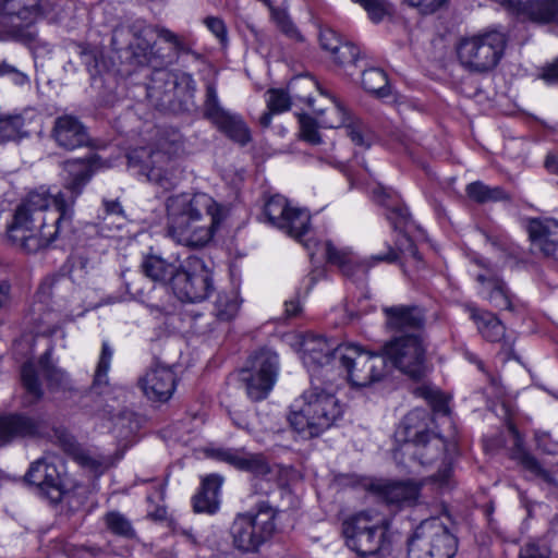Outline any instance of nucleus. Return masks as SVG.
<instances>
[{
  "mask_svg": "<svg viewBox=\"0 0 558 558\" xmlns=\"http://www.w3.org/2000/svg\"><path fill=\"white\" fill-rule=\"evenodd\" d=\"M476 280L482 284V293L493 306L500 310L512 311L510 291L505 281L495 274H480Z\"/></svg>",
  "mask_w": 558,
  "mask_h": 558,
  "instance_id": "nucleus-33",
  "label": "nucleus"
},
{
  "mask_svg": "<svg viewBox=\"0 0 558 558\" xmlns=\"http://www.w3.org/2000/svg\"><path fill=\"white\" fill-rule=\"evenodd\" d=\"M138 386L149 400L165 402L174 391L175 376L168 366L155 364L138 378Z\"/></svg>",
  "mask_w": 558,
  "mask_h": 558,
  "instance_id": "nucleus-22",
  "label": "nucleus"
},
{
  "mask_svg": "<svg viewBox=\"0 0 558 558\" xmlns=\"http://www.w3.org/2000/svg\"><path fill=\"white\" fill-rule=\"evenodd\" d=\"M106 527L114 535L123 538H135L136 532L131 521L119 511H110L104 517Z\"/></svg>",
  "mask_w": 558,
  "mask_h": 558,
  "instance_id": "nucleus-40",
  "label": "nucleus"
},
{
  "mask_svg": "<svg viewBox=\"0 0 558 558\" xmlns=\"http://www.w3.org/2000/svg\"><path fill=\"white\" fill-rule=\"evenodd\" d=\"M142 271L153 281L170 282L173 287V277L179 271V266L168 263L158 255H148L144 257L141 264Z\"/></svg>",
  "mask_w": 558,
  "mask_h": 558,
  "instance_id": "nucleus-35",
  "label": "nucleus"
},
{
  "mask_svg": "<svg viewBox=\"0 0 558 558\" xmlns=\"http://www.w3.org/2000/svg\"><path fill=\"white\" fill-rule=\"evenodd\" d=\"M203 116L233 142L245 145L251 141L250 131L244 121L240 116L229 112L220 105L216 85L210 82L206 85Z\"/></svg>",
  "mask_w": 558,
  "mask_h": 558,
  "instance_id": "nucleus-15",
  "label": "nucleus"
},
{
  "mask_svg": "<svg viewBox=\"0 0 558 558\" xmlns=\"http://www.w3.org/2000/svg\"><path fill=\"white\" fill-rule=\"evenodd\" d=\"M388 526L369 512H360L343 524L347 546L361 557H376L389 551Z\"/></svg>",
  "mask_w": 558,
  "mask_h": 558,
  "instance_id": "nucleus-6",
  "label": "nucleus"
},
{
  "mask_svg": "<svg viewBox=\"0 0 558 558\" xmlns=\"http://www.w3.org/2000/svg\"><path fill=\"white\" fill-rule=\"evenodd\" d=\"M532 250L547 257L556 255L558 250V221L554 219H533L529 223Z\"/></svg>",
  "mask_w": 558,
  "mask_h": 558,
  "instance_id": "nucleus-24",
  "label": "nucleus"
},
{
  "mask_svg": "<svg viewBox=\"0 0 558 558\" xmlns=\"http://www.w3.org/2000/svg\"><path fill=\"white\" fill-rule=\"evenodd\" d=\"M277 23L280 27V29L287 34L291 38H295L301 40L302 36L298 32L294 24L284 15V14H278L277 16Z\"/></svg>",
  "mask_w": 558,
  "mask_h": 558,
  "instance_id": "nucleus-61",
  "label": "nucleus"
},
{
  "mask_svg": "<svg viewBox=\"0 0 558 558\" xmlns=\"http://www.w3.org/2000/svg\"><path fill=\"white\" fill-rule=\"evenodd\" d=\"M64 191L56 195L31 192L16 207L8 238L22 251L34 254L49 248L72 227L73 206L93 177L92 165L82 159L66 161Z\"/></svg>",
  "mask_w": 558,
  "mask_h": 558,
  "instance_id": "nucleus-1",
  "label": "nucleus"
},
{
  "mask_svg": "<svg viewBox=\"0 0 558 558\" xmlns=\"http://www.w3.org/2000/svg\"><path fill=\"white\" fill-rule=\"evenodd\" d=\"M102 205V228H122V226L125 223L126 218L121 204L118 201L104 199Z\"/></svg>",
  "mask_w": 558,
  "mask_h": 558,
  "instance_id": "nucleus-43",
  "label": "nucleus"
},
{
  "mask_svg": "<svg viewBox=\"0 0 558 558\" xmlns=\"http://www.w3.org/2000/svg\"><path fill=\"white\" fill-rule=\"evenodd\" d=\"M223 478L217 474H210L203 478L198 494L193 498L195 512L214 514L219 509V493Z\"/></svg>",
  "mask_w": 558,
  "mask_h": 558,
  "instance_id": "nucleus-32",
  "label": "nucleus"
},
{
  "mask_svg": "<svg viewBox=\"0 0 558 558\" xmlns=\"http://www.w3.org/2000/svg\"><path fill=\"white\" fill-rule=\"evenodd\" d=\"M277 515L278 510L266 500L236 513L229 527L232 547L243 555L258 554L276 534Z\"/></svg>",
  "mask_w": 558,
  "mask_h": 558,
  "instance_id": "nucleus-4",
  "label": "nucleus"
},
{
  "mask_svg": "<svg viewBox=\"0 0 558 558\" xmlns=\"http://www.w3.org/2000/svg\"><path fill=\"white\" fill-rule=\"evenodd\" d=\"M457 538L437 518L423 521L408 544V558H453Z\"/></svg>",
  "mask_w": 558,
  "mask_h": 558,
  "instance_id": "nucleus-8",
  "label": "nucleus"
},
{
  "mask_svg": "<svg viewBox=\"0 0 558 558\" xmlns=\"http://www.w3.org/2000/svg\"><path fill=\"white\" fill-rule=\"evenodd\" d=\"M11 302V283L8 280H0V310L5 308Z\"/></svg>",
  "mask_w": 558,
  "mask_h": 558,
  "instance_id": "nucleus-63",
  "label": "nucleus"
},
{
  "mask_svg": "<svg viewBox=\"0 0 558 558\" xmlns=\"http://www.w3.org/2000/svg\"><path fill=\"white\" fill-rule=\"evenodd\" d=\"M410 7L417 8L425 14H430L437 11L448 0H403Z\"/></svg>",
  "mask_w": 558,
  "mask_h": 558,
  "instance_id": "nucleus-58",
  "label": "nucleus"
},
{
  "mask_svg": "<svg viewBox=\"0 0 558 558\" xmlns=\"http://www.w3.org/2000/svg\"><path fill=\"white\" fill-rule=\"evenodd\" d=\"M314 245L319 246V253H322L330 264L337 265L341 269L342 274L347 277H353L359 271L365 274L372 266L376 265L377 263L383 262L392 264L396 263L399 258L398 252L391 246H388L386 254L373 255L369 257V259L356 262L354 260L353 256L344 251L337 250L329 241L324 243L314 241Z\"/></svg>",
  "mask_w": 558,
  "mask_h": 558,
  "instance_id": "nucleus-19",
  "label": "nucleus"
},
{
  "mask_svg": "<svg viewBox=\"0 0 558 558\" xmlns=\"http://www.w3.org/2000/svg\"><path fill=\"white\" fill-rule=\"evenodd\" d=\"M288 90L295 100L306 104L311 109H314L313 94L315 92L319 93L322 97L327 95V92L323 90L319 83L312 76L293 78L288 85Z\"/></svg>",
  "mask_w": 558,
  "mask_h": 558,
  "instance_id": "nucleus-36",
  "label": "nucleus"
},
{
  "mask_svg": "<svg viewBox=\"0 0 558 558\" xmlns=\"http://www.w3.org/2000/svg\"><path fill=\"white\" fill-rule=\"evenodd\" d=\"M157 36L173 46L178 53H192V49L187 43L183 40L179 35L166 27H156Z\"/></svg>",
  "mask_w": 558,
  "mask_h": 558,
  "instance_id": "nucleus-51",
  "label": "nucleus"
},
{
  "mask_svg": "<svg viewBox=\"0 0 558 558\" xmlns=\"http://www.w3.org/2000/svg\"><path fill=\"white\" fill-rule=\"evenodd\" d=\"M310 220L311 217L306 210L292 207L284 219V226H280L279 229L302 242L308 251L311 259H313L319 253L320 247L314 245L315 239H303L310 230Z\"/></svg>",
  "mask_w": 558,
  "mask_h": 558,
  "instance_id": "nucleus-28",
  "label": "nucleus"
},
{
  "mask_svg": "<svg viewBox=\"0 0 558 558\" xmlns=\"http://www.w3.org/2000/svg\"><path fill=\"white\" fill-rule=\"evenodd\" d=\"M320 47L332 54L337 48L343 43L333 29L326 28L319 33Z\"/></svg>",
  "mask_w": 558,
  "mask_h": 558,
  "instance_id": "nucleus-56",
  "label": "nucleus"
},
{
  "mask_svg": "<svg viewBox=\"0 0 558 558\" xmlns=\"http://www.w3.org/2000/svg\"><path fill=\"white\" fill-rule=\"evenodd\" d=\"M542 78L548 84L558 85V58L543 69Z\"/></svg>",
  "mask_w": 558,
  "mask_h": 558,
  "instance_id": "nucleus-62",
  "label": "nucleus"
},
{
  "mask_svg": "<svg viewBox=\"0 0 558 558\" xmlns=\"http://www.w3.org/2000/svg\"><path fill=\"white\" fill-rule=\"evenodd\" d=\"M50 352H45L39 359V365L51 386H65L69 381L68 374L50 363Z\"/></svg>",
  "mask_w": 558,
  "mask_h": 558,
  "instance_id": "nucleus-44",
  "label": "nucleus"
},
{
  "mask_svg": "<svg viewBox=\"0 0 558 558\" xmlns=\"http://www.w3.org/2000/svg\"><path fill=\"white\" fill-rule=\"evenodd\" d=\"M335 391L332 380H312L311 387L295 401L289 422L302 438L318 437L341 418L343 405Z\"/></svg>",
  "mask_w": 558,
  "mask_h": 558,
  "instance_id": "nucleus-3",
  "label": "nucleus"
},
{
  "mask_svg": "<svg viewBox=\"0 0 558 558\" xmlns=\"http://www.w3.org/2000/svg\"><path fill=\"white\" fill-rule=\"evenodd\" d=\"M371 489L386 502L393 505H413L420 493V486L413 482H376Z\"/></svg>",
  "mask_w": 558,
  "mask_h": 558,
  "instance_id": "nucleus-27",
  "label": "nucleus"
},
{
  "mask_svg": "<svg viewBox=\"0 0 558 558\" xmlns=\"http://www.w3.org/2000/svg\"><path fill=\"white\" fill-rule=\"evenodd\" d=\"M138 421L133 413H122L116 420L113 432L121 439H129L138 430Z\"/></svg>",
  "mask_w": 558,
  "mask_h": 558,
  "instance_id": "nucleus-47",
  "label": "nucleus"
},
{
  "mask_svg": "<svg viewBox=\"0 0 558 558\" xmlns=\"http://www.w3.org/2000/svg\"><path fill=\"white\" fill-rule=\"evenodd\" d=\"M430 416L424 409H414L410 411L400 423L396 437L403 445L415 441L417 438H423L430 433L428 432V424Z\"/></svg>",
  "mask_w": 558,
  "mask_h": 558,
  "instance_id": "nucleus-31",
  "label": "nucleus"
},
{
  "mask_svg": "<svg viewBox=\"0 0 558 558\" xmlns=\"http://www.w3.org/2000/svg\"><path fill=\"white\" fill-rule=\"evenodd\" d=\"M470 316L476 324L478 332L489 342H498L504 339L506 327L501 320L493 313L478 311L470 307Z\"/></svg>",
  "mask_w": 558,
  "mask_h": 558,
  "instance_id": "nucleus-34",
  "label": "nucleus"
},
{
  "mask_svg": "<svg viewBox=\"0 0 558 558\" xmlns=\"http://www.w3.org/2000/svg\"><path fill=\"white\" fill-rule=\"evenodd\" d=\"M51 137L59 147L66 150L87 146L89 143L86 126L71 114H63L54 120Z\"/></svg>",
  "mask_w": 558,
  "mask_h": 558,
  "instance_id": "nucleus-23",
  "label": "nucleus"
},
{
  "mask_svg": "<svg viewBox=\"0 0 558 558\" xmlns=\"http://www.w3.org/2000/svg\"><path fill=\"white\" fill-rule=\"evenodd\" d=\"M21 381L32 401L41 399L44 391L33 362L28 361L22 365Z\"/></svg>",
  "mask_w": 558,
  "mask_h": 558,
  "instance_id": "nucleus-41",
  "label": "nucleus"
},
{
  "mask_svg": "<svg viewBox=\"0 0 558 558\" xmlns=\"http://www.w3.org/2000/svg\"><path fill=\"white\" fill-rule=\"evenodd\" d=\"M383 353L391 363L412 378H421L425 373V348L416 333L396 337L383 348Z\"/></svg>",
  "mask_w": 558,
  "mask_h": 558,
  "instance_id": "nucleus-14",
  "label": "nucleus"
},
{
  "mask_svg": "<svg viewBox=\"0 0 558 558\" xmlns=\"http://www.w3.org/2000/svg\"><path fill=\"white\" fill-rule=\"evenodd\" d=\"M278 375V355L263 349L248 360V366L241 369L239 379L252 401L264 400L271 391Z\"/></svg>",
  "mask_w": 558,
  "mask_h": 558,
  "instance_id": "nucleus-12",
  "label": "nucleus"
},
{
  "mask_svg": "<svg viewBox=\"0 0 558 558\" xmlns=\"http://www.w3.org/2000/svg\"><path fill=\"white\" fill-rule=\"evenodd\" d=\"M400 450L420 464L428 465L445 454L447 444L442 437L430 433L408 445H402Z\"/></svg>",
  "mask_w": 558,
  "mask_h": 558,
  "instance_id": "nucleus-25",
  "label": "nucleus"
},
{
  "mask_svg": "<svg viewBox=\"0 0 558 558\" xmlns=\"http://www.w3.org/2000/svg\"><path fill=\"white\" fill-rule=\"evenodd\" d=\"M387 328L393 331L416 330L422 327L424 317L416 306L396 305L383 308Z\"/></svg>",
  "mask_w": 558,
  "mask_h": 558,
  "instance_id": "nucleus-29",
  "label": "nucleus"
},
{
  "mask_svg": "<svg viewBox=\"0 0 558 558\" xmlns=\"http://www.w3.org/2000/svg\"><path fill=\"white\" fill-rule=\"evenodd\" d=\"M58 441L65 452L78 456L83 464L94 466L95 460L84 453H80L78 444L73 436L62 433L58 436Z\"/></svg>",
  "mask_w": 558,
  "mask_h": 558,
  "instance_id": "nucleus-52",
  "label": "nucleus"
},
{
  "mask_svg": "<svg viewBox=\"0 0 558 558\" xmlns=\"http://www.w3.org/2000/svg\"><path fill=\"white\" fill-rule=\"evenodd\" d=\"M35 116L31 111L0 116V145L20 142L31 135L29 126Z\"/></svg>",
  "mask_w": 558,
  "mask_h": 558,
  "instance_id": "nucleus-30",
  "label": "nucleus"
},
{
  "mask_svg": "<svg viewBox=\"0 0 558 558\" xmlns=\"http://www.w3.org/2000/svg\"><path fill=\"white\" fill-rule=\"evenodd\" d=\"M168 234L180 245L206 246L227 217V208L207 193H181L166 201Z\"/></svg>",
  "mask_w": 558,
  "mask_h": 558,
  "instance_id": "nucleus-2",
  "label": "nucleus"
},
{
  "mask_svg": "<svg viewBox=\"0 0 558 558\" xmlns=\"http://www.w3.org/2000/svg\"><path fill=\"white\" fill-rule=\"evenodd\" d=\"M25 478L29 484L36 485L50 500L61 499L64 489L62 476L56 464L48 458H41L32 463Z\"/></svg>",
  "mask_w": 558,
  "mask_h": 558,
  "instance_id": "nucleus-21",
  "label": "nucleus"
},
{
  "mask_svg": "<svg viewBox=\"0 0 558 558\" xmlns=\"http://www.w3.org/2000/svg\"><path fill=\"white\" fill-rule=\"evenodd\" d=\"M519 461L525 470L543 478L545 482L551 483L553 477L550 472L545 470L534 456L522 452L519 457Z\"/></svg>",
  "mask_w": 558,
  "mask_h": 558,
  "instance_id": "nucleus-50",
  "label": "nucleus"
},
{
  "mask_svg": "<svg viewBox=\"0 0 558 558\" xmlns=\"http://www.w3.org/2000/svg\"><path fill=\"white\" fill-rule=\"evenodd\" d=\"M52 10L51 4L43 0H0V29L32 43L36 34L31 27Z\"/></svg>",
  "mask_w": 558,
  "mask_h": 558,
  "instance_id": "nucleus-9",
  "label": "nucleus"
},
{
  "mask_svg": "<svg viewBox=\"0 0 558 558\" xmlns=\"http://www.w3.org/2000/svg\"><path fill=\"white\" fill-rule=\"evenodd\" d=\"M267 94V108L271 112L281 113L290 109L292 96L289 90L270 89Z\"/></svg>",
  "mask_w": 558,
  "mask_h": 558,
  "instance_id": "nucleus-48",
  "label": "nucleus"
},
{
  "mask_svg": "<svg viewBox=\"0 0 558 558\" xmlns=\"http://www.w3.org/2000/svg\"><path fill=\"white\" fill-rule=\"evenodd\" d=\"M339 366L342 367L353 386L367 387L380 381L388 374V363L384 353L364 350L348 343L338 349Z\"/></svg>",
  "mask_w": 558,
  "mask_h": 558,
  "instance_id": "nucleus-7",
  "label": "nucleus"
},
{
  "mask_svg": "<svg viewBox=\"0 0 558 558\" xmlns=\"http://www.w3.org/2000/svg\"><path fill=\"white\" fill-rule=\"evenodd\" d=\"M291 208L283 196L274 195L265 203L264 215L271 226L279 229L280 226H284V219Z\"/></svg>",
  "mask_w": 558,
  "mask_h": 558,
  "instance_id": "nucleus-38",
  "label": "nucleus"
},
{
  "mask_svg": "<svg viewBox=\"0 0 558 558\" xmlns=\"http://www.w3.org/2000/svg\"><path fill=\"white\" fill-rule=\"evenodd\" d=\"M373 195L375 201L387 207V219L390 221L393 229L401 233L400 238L396 241L397 251L401 254H409L418 260L420 256L417 248L412 239L404 232L411 223V216L408 208L404 205L395 203L392 199L387 202L386 198H389V196L381 186L374 189Z\"/></svg>",
  "mask_w": 558,
  "mask_h": 558,
  "instance_id": "nucleus-20",
  "label": "nucleus"
},
{
  "mask_svg": "<svg viewBox=\"0 0 558 558\" xmlns=\"http://www.w3.org/2000/svg\"><path fill=\"white\" fill-rule=\"evenodd\" d=\"M210 456L219 461L226 462L233 468L248 472L254 476L255 494H268L272 488L271 483L267 480L266 488H258L259 478H266L272 473V469L267 459L260 453H248L239 449H213Z\"/></svg>",
  "mask_w": 558,
  "mask_h": 558,
  "instance_id": "nucleus-18",
  "label": "nucleus"
},
{
  "mask_svg": "<svg viewBox=\"0 0 558 558\" xmlns=\"http://www.w3.org/2000/svg\"><path fill=\"white\" fill-rule=\"evenodd\" d=\"M172 290L183 302L204 301L214 290L210 269L197 256H189L179 265Z\"/></svg>",
  "mask_w": 558,
  "mask_h": 558,
  "instance_id": "nucleus-13",
  "label": "nucleus"
},
{
  "mask_svg": "<svg viewBox=\"0 0 558 558\" xmlns=\"http://www.w3.org/2000/svg\"><path fill=\"white\" fill-rule=\"evenodd\" d=\"M324 98L328 100L329 106L320 109L315 108L318 114V123L322 128L338 129L343 128L350 140L359 146L369 147L371 136L366 126L357 119L350 116L344 106L333 96L326 95Z\"/></svg>",
  "mask_w": 558,
  "mask_h": 558,
  "instance_id": "nucleus-17",
  "label": "nucleus"
},
{
  "mask_svg": "<svg viewBox=\"0 0 558 558\" xmlns=\"http://www.w3.org/2000/svg\"><path fill=\"white\" fill-rule=\"evenodd\" d=\"M359 48L351 43H342L337 50L330 54L332 61L340 65L347 66L352 65L359 58Z\"/></svg>",
  "mask_w": 558,
  "mask_h": 558,
  "instance_id": "nucleus-49",
  "label": "nucleus"
},
{
  "mask_svg": "<svg viewBox=\"0 0 558 558\" xmlns=\"http://www.w3.org/2000/svg\"><path fill=\"white\" fill-rule=\"evenodd\" d=\"M319 123L315 121L312 117L301 116L300 117V128H301V136L308 143L318 144L320 142V136L318 133Z\"/></svg>",
  "mask_w": 558,
  "mask_h": 558,
  "instance_id": "nucleus-53",
  "label": "nucleus"
},
{
  "mask_svg": "<svg viewBox=\"0 0 558 558\" xmlns=\"http://www.w3.org/2000/svg\"><path fill=\"white\" fill-rule=\"evenodd\" d=\"M204 24L220 41H225L227 39V27L221 19L207 16L204 20Z\"/></svg>",
  "mask_w": 558,
  "mask_h": 558,
  "instance_id": "nucleus-59",
  "label": "nucleus"
},
{
  "mask_svg": "<svg viewBox=\"0 0 558 558\" xmlns=\"http://www.w3.org/2000/svg\"><path fill=\"white\" fill-rule=\"evenodd\" d=\"M415 393L428 400L435 412L444 414L449 413V409L445 399L441 398L437 391H434L427 387H418L415 390Z\"/></svg>",
  "mask_w": 558,
  "mask_h": 558,
  "instance_id": "nucleus-54",
  "label": "nucleus"
},
{
  "mask_svg": "<svg viewBox=\"0 0 558 558\" xmlns=\"http://www.w3.org/2000/svg\"><path fill=\"white\" fill-rule=\"evenodd\" d=\"M240 308V301L235 293H219L215 302V315L220 320H230L235 317Z\"/></svg>",
  "mask_w": 558,
  "mask_h": 558,
  "instance_id": "nucleus-42",
  "label": "nucleus"
},
{
  "mask_svg": "<svg viewBox=\"0 0 558 558\" xmlns=\"http://www.w3.org/2000/svg\"><path fill=\"white\" fill-rule=\"evenodd\" d=\"M113 351L107 341L102 342L101 353L95 371L94 386H104L108 384V372L112 360Z\"/></svg>",
  "mask_w": 558,
  "mask_h": 558,
  "instance_id": "nucleus-45",
  "label": "nucleus"
},
{
  "mask_svg": "<svg viewBox=\"0 0 558 558\" xmlns=\"http://www.w3.org/2000/svg\"><path fill=\"white\" fill-rule=\"evenodd\" d=\"M549 550L546 546H539L534 542H529L521 547L519 558H548Z\"/></svg>",
  "mask_w": 558,
  "mask_h": 558,
  "instance_id": "nucleus-57",
  "label": "nucleus"
},
{
  "mask_svg": "<svg viewBox=\"0 0 558 558\" xmlns=\"http://www.w3.org/2000/svg\"><path fill=\"white\" fill-rule=\"evenodd\" d=\"M39 433V422L22 413L0 415V445L16 438L34 437Z\"/></svg>",
  "mask_w": 558,
  "mask_h": 558,
  "instance_id": "nucleus-26",
  "label": "nucleus"
},
{
  "mask_svg": "<svg viewBox=\"0 0 558 558\" xmlns=\"http://www.w3.org/2000/svg\"><path fill=\"white\" fill-rule=\"evenodd\" d=\"M338 345L336 342L330 343L323 336H307L302 342V361L312 376V380L330 381L329 373L333 366L339 364V355L337 354Z\"/></svg>",
  "mask_w": 558,
  "mask_h": 558,
  "instance_id": "nucleus-16",
  "label": "nucleus"
},
{
  "mask_svg": "<svg viewBox=\"0 0 558 558\" xmlns=\"http://www.w3.org/2000/svg\"><path fill=\"white\" fill-rule=\"evenodd\" d=\"M359 3L367 12L368 17L374 22L378 23L383 19L390 14L391 7L387 0H352Z\"/></svg>",
  "mask_w": 558,
  "mask_h": 558,
  "instance_id": "nucleus-46",
  "label": "nucleus"
},
{
  "mask_svg": "<svg viewBox=\"0 0 558 558\" xmlns=\"http://www.w3.org/2000/svg\"><path fill=\"white\" fill-rule=\"evenodd\" d=\"M544 167L549 173L558 175V154H548Z\"/></svg>",
  "mask_w": 558,
  "mask_h": 558,
  "instance_id": "nucleus-64",
  "label": "nucleus"
},
{
  "mask_svg": "<svg viewBox=\"0 0 558 558\" xmlns=\"http://www.w3.org/2000/svg\"><path fill=\"white\" fill-rule=\"evenodd\" d=\"M432 481L441 490H449L452 487V466L451 462L447 458L442 460L441 468L432 476Z\"/></svg>",
  "mask_w": 558,
  "mask_h": 558,
  "instance_id": "nucleus-55",
  "label": "nucleus"
},
{
  "mask_svg": "<svg viewBox=\"0 0 558 558\" xmlns=\"http://www.w3.org/2000/svg\"><path fill=\"white\" fill-rule=\"evenodd\" d=\"M506 43L505 35L496 31L464 37L457 46V56L469 72L488 73L501 60Z\"/></svg>",
  "mask_w": 558,
  "mask_h": 558,
  "instance_id": "nucleus-5",
  "label": "nucleus"
},
{
  "mask_svg": "<svg viewBox=\"0 0 558 558\" xmlns=\"http://www.w3.org/2000/svg\"><path fill=\"white\" fill-rule=\"evenodd\" d=\"M465 191L468 196L477 203L508 199L507 193L501 187H489L480 181L470 183Z\"/></svg>",
  "mask_w": 558,
  "mask_h": 558,
  "instance_id": "nucleus-39",
  "label": "nucleus"
},
{
  "mask_svg": "<svg viewBox=\"0 0 558 558\" xmlns=\"http://www.w3.org/2000/svg\"><path fill=\"white\" fill-rule=\"evenodd\" d=\"M537 448L548 454L558 452V444L551 442L550 437L546 433H537L535 435Z\"/></svg>",
  "mask_w": 558,
  "mask_h": 558,
  "instance_id": "nucleus-60",
  "label": "nucleus"
},
{
  "mask_svg": "<svg viewBox=\"0 0 558 558\" xmlns=\"http://www.w3.org/2000/svg\"><path fill=\"white\" fill-rule=\"evenodd\" d=\"M146 25L143 20H133L119 24L112 31L111 45L117 51H125L126 59L140 66L161 68L163 61L156 56L153 46L144 37Z\"/></svg>",
  "mask_w": 558,
  "mask_h": 558,
  "instance_id": "nucleus-11",
  "label": "nucleus"
},
{
  "mask_svg": "<svg viewBox=\"0 0 558 558\" xmlns=\"http://www.w3.org/2000/svg\"><path fill=\"white\" fill-rule=\"evenodd\" d=\"M362 85L368 93L377 97H386L389 95V84L386 73L378 68L365 70L362 74Z\"/></svg>",
  "mask_w": 558,
  "mask_h": 558,
  "instance_id": "nucleus-37",
  "label": "nucleus"
},
{
  "mask_svg": "<svg viewBox=\"0 0 558 558\" xmlns=\"http://www.w3.org/2000/svg\"><path fill=\"white\" fill-rule=\"evenodd\" d=\"M128 165L137 174L146 177L149 182L170 190L179 180V165L163 148L138 147L128 155Z\"/></svg>",
  "mask_w": 558,
  "mask_h": 558,
  "instance_id": "nucleus-10",
  "label": "nucleus"
}]
</instances>
